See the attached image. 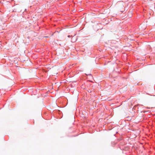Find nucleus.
Wrapping results in <instances>:
<instances>
[{"label":"nucleus","mask_w":155,"mask_h":155,"mask_svg":"<svg viewBox=\"0 0 155 155\" xmlns=\"http://www.w3.org/2000/svg\"><path fill=\"white\" fill-rule=\"evenodd\" d=\"M68 36V37H70V35H69Z\"/></svg>","instance_id":"1"}]
</instances>
